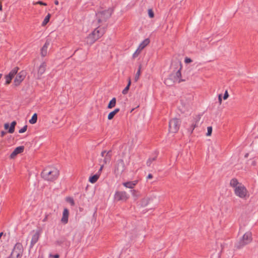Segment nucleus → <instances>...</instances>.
I'll return each mask as SVG.
<instances>
[{
  "label": "nucleus",
  "mask_w": 258,
  "mask_h": 258,
  "mask_svg": "<svg viewBox=\"0 0 258 258\" xmlns=\"http://www.w3.org/2000/svg\"><path fill=\"white\" fill-rule=\"evenodd\" d=\"M48 215H46L45 217V218L43 219L42 221L43 222H45L47 220V219H48Z\"/></svg>",
  "instance_id": "8fccbe9b"
},
{
  "label": "nucleus",
  "mask_w": 258,
  "mask_h": 258,
  "mask_svg": "<svg viewBox=\"0 0 258 258\" xmlns=\"http://www.w3.org/2000/svg\"><path fill=\"white\" fill-rule=\"evenodd\" d=\"M27 125H26L19 131V133H23L27 131Z\"/></svg>",
  "instance_id": "e433bc0d"
},
{
  "label": "nucleus",
  "mask_w": 258,
  "mask_h": 258,
  "mask_svg": "<svg viewBox=\"0 0 258 258\" xmlns=\"http://www.w3.org/2000/svg\"><path fill=\"white\" fill-rule=\"evenodd\" d=\"M212 132V127L208 126L207 128V133L206 134L207 136H210L211 135Z\"/></svg>",
  "instance_id": "c9c22d12"
},
{
  "label": "nucleus",
  "mask_w": 258,
  "mask_h": 258,
  "mask_svg": "<svg viewBox=\"0 0 258 258\" xmlns=\"http://www.w3.org/2000/svg\"><path fill=\"white\" fill-rule=\"evenodd\" d=\"M150 43V39L149 38H146L144 40H143L139 45L138 49L141 50L143 49L147 45H148Z\"/></svg>",
  "instance_id": "412c9836"
},
{
  "label": "nucleus",
  "mask_w": 258,
  "mask_h": 258,
  "mask_svg": "<svg viewBox=\"0 0 258 258\" xmlns=\"http://www.w3.org/2000/svg\"><path fill=\"white\" fill-rule=\"evenodd\" d=\"M251 234L250 232L245 233L239 240L237 245L238 248H240L243 246L247 244L251 241Z\"/></svg>",
  "instance_id": "20e7f679"
},
{
  "label": "nucleus",
  "mask_w": 258,
  "mask_h": 258,
  "mask_svg": "<svg viewBox=\"0 0 258 258\" xmlns=\"http://www.w3.org/2000/svg\"><path fill=\"white\" fill-rule=\"evenodd\" d=\"M131 79H128V84L127 85V86L125 87V88L122 90V93L123 94H126L128 90H129V88H130V87L131 86Z\"/></svg>",
  "instance_id": "cd10ccee"
},
{
  "label": "nucleus",
  "mask_w": 258,
  "mask_h": 258,
  "mask_svg": "<svg viewBox=\"0 0 258 258\" xmlns=\"http://www.w3.org/2000/svg\"><path fill=\"white\" fill-rule=\"evenodd\" d=\"M22 252L23 249L21 244L19 243L16 244L10 255L11 258H20L22 256Z\"/></svg>",
  "instance_id": "39448f33"
},
{
  "label": "nucleus",
  "mask_w": 258,
  "mask_h": 258,
  "mask_svg": "<svg viewBox=\"0 0 258 258\" xmlns=\"http://www.w3.org/2000/svg\"><path fill=\"white\" fill-rule=\"evenodd\" d=\"M153 178V175L152 174H149L148 175L147 177V179H151Z\"/></svg>",
  "instance_id": "49530a36"
},
{
  "label": "nucleus",
  "mask_w": 258,
  "mask_h": 258,
  "mask_svg": "<svg viewBox=\"0 0 258 258\" xmlns=\"http://www.w3.org/2000/svg\"><path fill=\"white\" fill-rule=\"evenodd\" d=\"M177 66H179V69L177 71L175 74H172L170 75V77L172 78L173 79V82H178V83L185 81V79H181V63L178 64L176 63Z\"/></svg>",
  "instance_id": "0eeeda50"
},
{
  "label": "nucleus",
  "mask_w": 258,
  "mask_h": 258,
  "mask_svg": "<svg viewBox=\"0 0 258 258\" xmlns=\"http://www.w3.org/2000/svg\"><path fill=\"white\" fill-rule=\"evenodd\" d=\"M129 198L128 195L125 192L123 191H116L114 195V199L116 201H125Z\"/></svg>",
  "instance_id": "6e6552de"
},
{
  "label": "nucleus",
  "mask_w": 258,
  "mask_h": 258,
  "mask_svg": "<svg viewBox=\"0 0 258 258\" xmlns=\"http://www.w3.org/2000/svg\"><path fill=\"white\" fill-rule=\"evenodd\" d=\"M69 215V211L68 209L65 208L63 210L62 217L61 221L62 223L66 224L68 222V218Z\"/></svg>",
  "instance_id": "dca6fc26"
},
{
  "label": "nucleus",
  "mask_w": 258,
  "mask_h": 258,
  "mask_svg": "<svg viewBox=\"0 0 258 258\" xmlns=\"http://www.w3.org/2000/svg\"><path fill=\"white\" fill-rule=\"evenodd\" d=\"M138 181L137 180L133 181H127L125 182H123L122 184L123 185L129 188H133L134 186L137 184Z\"/></svg>",
  "instance_id": "aec40b11"
},
{
  "label": "nucleus",
  "mask_w": 258,
  "mask_h": 258,
  "mask_svg": "<svg viewBox=\"0 0 258 258\" xmlns=\"http://www.w3.org/2000/svg\"><path fill=\"white\" fill-rule=\"evenodd\" d=\"M46 63L43 62L39 67L37 72V79H40L42 75L44 74L46 70Z\"/></svg>",
  "instance_id": "4468645a"
},
{
  "label": "nucleus",
  "mask_w": 258,
  "mask_h": 258,
  "mask_svg": "<svg viewBox=\"0 0 258 258\" xmlns=\"http://www.w3.org/2000/svg\"><path fill=\"white\" fill-rule=\"evenodd\" d=\"M101 156L102 158L100 159V163H101L102 161H103L105 164L109 162L111 158V154L110 151L107 152L106 151H102L101 153Z\"/></svg>",
  "instance_id": "9b49d317"
},
{
  "label": "nucleus",
  "mask_w": 258,
  "mask_h": 258,
  "mask_svg": "<svg viewBox=\"0 0 258 258\" xmlns=\"http://www.w3.org/2000/svg\"><path fill=\"white\" fill-rule=\"evenodd\" d=\"M16 124H17V122L16 121H13V122H12L10 127L9 128V130H8V133H9L10 134H12L14 132L15 127Z\"/></svg>",
  "instance_id": "a878e982"
},
{
  "label": "nucleus",
  "mask_w": 258,
  "mask_h": 258,
  "mask_svg": "<svg viewBox=\"0 0 258 258\" xmlns=\"http://www.w3.org/2000/svg\"><path fill=\"white\" fill-rule=\"evenodd\" d=\"M89 181L92 183H94L97 181V174H94L92 176L89 178Z\"/></svg>",
  "instance_id": "473e14b6"
},
{
  "label": "nucleus",
  "mask_w": 258,
  "mask_h": 258,
  "mask_svg": "<svg viewBox=\"0 0 258 258\" xmlns=\"http://www.w3.org/2000/svg\"><path fill=\"white\" fill-rule=\"evenodd\" d=\"M247 189L246 187L240 184L238 187H236L234 189L235 194L240 198H244L247 194Z\"/></svg>",
  "instance_id": "423d86ee"
},
{
  "label": "nucleus",
  "mask_w": 258,
  "mask_h": 258,
  "mask_svg": "<svg viewBox=\"0 0 258 258\" xmlns=\"http://www.w3.org/2000/svg\"><path fill=\"white\" fill-rule=\"evenodd\" d=\"M218 100H219V102L220 104H221L222 98H221V94H220L219 95Z\"/></svg>",
  "instance_id": "09e8293b"
},
{
  "label": "nucleus",
  "mask_w": 258,
  "mask_h": 258,
  "mask_svg": "<svg viewBox=\"0 0 258 258\" xmlns=\"http://www.w3.org/2000/svg\"><path fill=\"white\" fill-rule=\"evenodd\" d=\"M140 74H141V66H140V67L135 75V80L136 82H137L138 80L139 77L140 76Z\"/></svg>",
  "instance_id": "72a5a7b5"
},
{
  "label": "nucleus",
  "mask_w": 258,
  "mask_h": 258,
  "mask_svg": "<svg viewBox=\"0 0 258 258\" xmlns=\"http://www.w3.org/2000/svg\"><path fill=\"white\" fill-rule=\"evenodd\" d=\"M50 18V14H48L45 17L44 20H43V22L42 23V26H44L45 25H46L48 23V22L49 21Z\"/></svg>",
  "instance_id": "2f4dec72"
},
{
  "label": "nucleus",
  "mask_w": 258,
  "mask_h": 258,
  "mask_svg": "<svg viewBox=\"0 0 258 258\" xmlns=\"http://www.w3.org/2000/svg\"><path fill=\"white\" fill-rule=\"evenodd\" d=\"M148 15H149V16L151 18L154 17V14L153 11L151 9H149L148 10Z\"/></svg>",
  "instance_id": "4c0bfd02"
},
{
  "label": "nucleus",
  "mask_w": 258,
  "mask_h": 258,
  "mask_svg": "<svg viewBox=\"0 0 258 258\" xmlns=\"http://www.w3.org/2000/svg\"><path fill=\"white\" fill-rule=\"evenodd\" d=\"M173 79L172 78L170 77V76H169V78L166 79L165 80V84L166 85L170 86L172 85V84L174 83Z\"/></svg>",
  "instance_id": "7c9ffc66"
},
{
  "label": "nucleus",
  "mask_w": 258,
  "mask_h": 258,
  "mask_svg": "<svg viewBox=\"0 0 258 258\" xmlns=\"http://www.w3.org/2000/svg\"><path fill=\"white\" fill-rule=\"evenodd\" d=\"M10 127V126L9 124L8 123H6L4 124V128H5V130H8V129L9 130Z\"/></svg>",
  "instance_id": "c03bdc74"
},
{
  "label": "nucleus",
  "mask_w": 258,
  "mask_h": 258,
  "mask_svg": "<svg viewBox=\"0 0 258 258\" xmlns=\"http://www.w3.org/2000/svg\"><path fill=\"white\" fill-rule=\"evenodd\" d=\"M58 3H58V1L55 0V1H54V4H55V5H58Z\"/></svg>",
  "instance_id": "3c124183"
},
{
  "label": "nucleus",
  "mask_w": 258,
  "mask_h": 258,
  "mask_svg": "<svg viewBox=\"0 0 258 258\" xmlns=\"http://www.w3.org/2000/svg\"><path fill=\"white\" fill-rule=\"evenodd\" d=\"M6 134V132L5 131H2L1 133V136L3 137Z\"/></svg>",
  "instance_id": "de8ad7c7"
},
{
  "label": "nucleus",
  "mask_w": 258,
  "mask_h": 258,
  "mask_svg": "<svg viewBox=\"0 0 258 258\" xmlns=\"http://www.w3.org/2000/svg\"><path fill=\"white\" fill-rule=\"evenodd\" d=\"M119 111V108H116L114 110H113V111H111L110 112L108 115V119L109 120H111L112 119L113 117L114 116V115L117 113Z\"/></svg>",
  "instance_id": "393cba45"
},
{
  "label": "nucleus",
  "mask_w": 258,
  "mask_h": 258,
  "mask_svg": "<svg viewBox=\"0 0 258 258\" xmlns=\"http://www.w3.org/2000/svg\"><path fill=\"white\" fill-rule=\"evenodd\" d=\"M39 232L37 231L32 236L31 244L30 245V249L32 248L34 245L38 241L39 238Z\"/></svg>",
  "instance_id": "f3484780"
},
{
  "label": "nucleus",
  "mask_w": 258,
  "mask_h": 258,
  "mask_svg": "<svg viewBox=\"0 0 258 258\" xmlns=\"http://www.w3.org/2000/svg\"><path fill=\"white\" fill-rule=\"evenodd\" d=\"M125 169L124 163L122 159L118 160L115 167V172L121 173Z\"/></svg>",
  "instance_id": "f8f14e48"
},
{
  "label": "nucleus",
  "mask_w": 258,
  "mask_h": 258,
  "mask_svg": "<svg viewBox=\"0 0 258 258\" xmlns=\"http://www.w3.org/2000/svg\"><path fill=\"white\" fill-rule=\"evenodd\" d=\"M66 200L67 202L70 203L72 206H74L75 205L74 201L72 198L67 197Z\"/></svg>",
  "instance_id": "f704fd0d"
},
{
  "label": "nucleus",
  "mask_w": 258,
  "mask_h": 258,
  "mask_svg": "<svg viewBox=\"0 0 258 258\" xmlns=\"http://www.w3.org/2000/svg\"><path fill=\"white\" fill-rule=\"evenodd\" d=\"M192 61V60L190 58H188V57H186L185 58V60H184V62L185 63H189V62H191Z\"/></svg>",
  "instance_id": "79ce46f5"
},
{
  "label": "nucleus",
  "mask_w": 258,
  "mask_h": 258,
  "mask_svg": "<svg viewBox=\"0 0 258 258\" xmlns=\"http://www.w3.org/2000/svg\"><path fill=\"white\" fill-rule=\"evenodd\" d=\"M111 14L112 11L110 9L98 12V25L102 23L98 26V39L104 34L107 26L106 20L110 18Z\"/></svg>",
  "instance_id": "f257e3e1"
},
{
  "label": "nucleus",
  "mask_w": 258,
  "mask_h": 258,
  "mask_svg": "<svg viewBox=\"0 0 258 258\" xmlns=\"http://www.w3.org/2000/svg\"><path fill=\"white\" fill-rule=\"evenodd\" d=\"M229 94L227 91H226L224 94L223 99L226 100L228 98Z\"/></svg>",
  "instance_id": "a19ab883"
},
{
  "label": "nucleus",
  "mask_w": 258,
  "mask_h": 258,
  "mask_svg": "<svg viewBox=\"0 0 258 258\" xmlns=\"http://www.w3.org/2000/svg\"><path fill=\"white\" fill-rule=\"evenodd\" d=\"M248 153H247V154H246L245 155L244 157H245V158H247V157H248Z\"/></svg>",
  "instance_id": "603ef678"
},
{
  "label": "nucleus",
  "mask_w": 258,
  "mask_h": 258,
  "mask_svg": "<svg viewBox=\"0 0 258 258\" xmlns=\"http://www.w3.org/2000/svg\"><path fill=\"white\" fill-rule=\"evenodd\" d=\"M181 121L174 118L171 119L169 122V131L170 133H176L178 132L180 126Z\"/></svg>",
  "instance_id": "7ed1b4c3"
},
{
  "label": "nucleus",
  "mask_w": 258,
  "mask_h": 258,
  "mask_svg": "<svg viewBox=\"0 0 258 258\" xmlns=\"http://www.w3.org/2000/svg\"><path fill=\"white\" fill-rule=\"evenodd\" d=\"M16 78H15L14 84L16 86H19L20 83L24 80L25 79L26 73L25 71H21L18 74H16Z\"/></svg>",
  "instance_id": "9d476101"
},
{
  "label": "nucleus",
  "mask_w": 258,
  "mask_h": 258,
  "mask_svg": "<svg viewBox=\"0 0 258 258\" xmlns=\"http://www.w3.org/2000/svg\"><path fill=\"white\" fill-rule=\"evenodd\" d=\"M230 184L231 186L236 188V187H238L239 185L241 184L238 182L236 178H232L230 181Z\"/></svg>",
  "instance_id": "b1692460"
},
{
  "label": "nucleus",
  "mask_w": 258,
  "mask_h": 258,
  "mask_svg": "<svg viewBox=\"0 0 258 258\" xmlns=\"http://www.w3.org/2000/svg\"><path fill=\"white\" fill-rule=\"evenodd\" d=\"M141 50L140 49H138V48L136 50V51L135 52V53L133 54V57H137L138 54H139Z\"/></svg>",
  "instance_id": "58836bf2"
},
{
  "label": "nucleus",
  "mask_w": 258,
  "mask_h": 258,
  "mask_svg": "<svg viewBox=\"0 0 258 258\" xmlns=\"http://www.w3.org/2000/svg\"><path fill=\"white\" fill-rule=\"evenodd\" d=\"M24 146H19L15 148L14 151L10 155V158L11 159L14 158L18 154H20L24 151Z\"/></svg>",
  "instance_id": "2eb2a0df"
},
{
  "label": "nucleus",
  "mask_w": 258,
  "mask_h": 258,
  "mask_svg": "<svg viewBox=\"0 0 258 258\" xmlns=\"http://www.w3.org/2000/svg\"><path fill=\"white\" fill-rule=\"evenodd\" d=\"M59 175V171L55 168L47 167L41 172L42 177L46 180L53 181Z\"/></svg>",
  "instance_id": "f03ea898"
},
{
  "label": "nucleus",
  "mask_w": 258,
  "mask_h": 258,
  "mask_svg": "<svg viewBox=\"0 0 258 258\" xmlns=\"http://www.w3.org/2000/svg\"><path fill=\"white\" fill-rule=\"evenodd\" d=\"M104 164H105V163H103V164H101V163H100V169H99V171H98V178H99V173L102 171V169H103V166H104Z\"/></svg>",
  "instance_id": "ea45409f"
},
{
  "label": "nucleus",
  "mask_w": 258,
  "mask_h": 258,
  "mask_svg": "<svg viewBox=\"0 0 258 258\" xmlns=\"http://www.w3.org/2000/svg\"><path fill=\"white\" fill-rule=\"evenodd\" d=\"M36 4H39V5H43V6H46L47 4L45 3H43V2L42 1H38L37 2Z\"/></svg>",
  "instance_id": "37998d69"
},
{
  "label": "nucleus",
  "mask_w": 258,
  "mask_h": 258,
  "mask_svg": "<svg viewBox=\"0 0 258 258\" xmlns=\"http://www.w3.org/2000/svg\"><path fill=\"white\" fill-rule=\"evenodd\" d=\"M200 116L199 115L198 116H197L195 118V123H192L190 126V130H189L188 132L190 134H191L194 130L195 129V128L197 126V123L199 121V120L200 119Z\"/></svg>",
  "instance_id": "4be33fe9"
},
{
  "label": "nucleus",
  "mask_w": 258,
  "mask_h": 258,
  "mask_svg": "<svg viewBox=\"0 0 258 258\" xmlns=\"http://www.w3.org/2000/svg\"><path fill=\"white\" fill-rule=\"evenodd\" d=\"M67 246H69L70 244H67Z\"/></svg>",
  "instance_id": "5fc2aeb1"
},
{
  "label": "nucleus",
  "mask_w": 258,
  "mask_h": 258,
  "mask_svg": "<svg viewBox=\"0 0 258 258\" xmlns=\"http://www.w3.org/2000/svg\"><path fill=\"white\" fill-rule=\"evenodd\" d=\"M67 241V239L65 237H61L60 239L57 240L55 243L56 245H61L62 244H63L64 242H66Z\"/></svg>",
  "instance_id": "bb28decb"
},
{
  "label": "nucleus",
  "mask_w": 258,
  "mask_h": 258,
  "mask_svg": "<svg viewBox=\"0 0 258 258\" xmlns=\"http://www.w3.org/2000/svg\"><path fill=\"white\" fill-rule=\"evenodd\" d=\"M156 197L154 196L144 198L141 201L140 205L142 207H146L148 204H149L151 201H153V200Z\"/></svg>",
  "instance_id": "ddd939ff"
},
{
  "label": "nucleus",
  "mask_w": 258,
  "mask_h": 258,
  "mask_svg": "<svg viewBox=\"0 0 258 258\" xmlns=\"http://www.w3.org/2000/svg\"><path fill=\"white\" fill-rule=\"evenodd\" d=\"M8 258H11V256L10 255Z\"/></svg>",
  "instance_id": "6e6d98bb"
},
{
  "label": "nucleus",
  "mask_w": 258,
  "mask_h": 258,
  "mask_svg": "<svg viewBox=\"0 0 258 258\" xmlns=\"http://www.w3.org/2000/svg\"><path fill=\"white\" fill-rule=\"evenodd\" d=\"M96 29H95L86 38V42L89 44H92L95 41V39L94 36L95 35V31Z\"/></svg>",
  "instance_id": "a211bd4d"
},
{
  "label": "nucleus",
  "mask_w": 258,
  "mask_h": 258,
  "mask_svg": "<svg viewBox=\"0 0 258 258\" xmlns=\"http://www.w3.org/2000/svg\"><path fill=\"white\" fill-rule=\"evenodd\" d=\"M2 10V6L1 5V4L0 3V11H1Z\"/></svg>",
  "instance_id": "864d4df0"
},
{
  "label": "nucleus",
  "mask_w": 258,
  "mask_h": 258,
  "mask_svg": "<svg viewBox=\"0 0 258 258\" xmlns=\"http://www.w3.org/2000/svg\"><path fill=\"white\" fill-rule=\"evenodd\" d=\"M49 45V42L47 40L45 42L44 45L41 49V54L42 56H45L47 54V50Z\"/></svg>",
  "instance_id": "6ab92c4d"
},
{
  "label": "nucleus",
  "mask_w": 258,
  "mask_h": 258,
  "mask_svg": "<svg viewBox=\"0 0 258 258\" xmlns=\"http://www.w3.org/2000/svg\"><path fill=\"white\" fill-rule=\"evenodd\" d=\"M19 70L18 67H15L8 75L5 76V78L6 80L5 84L8 85L9 84L12 80V79L14 77V76L16 75Z\"/></svg>",
  "instance_id": "1a4fd4ad"
},
{
  "label": "nucleus",
  "mask_w": 258,
  "mask_h": 258,
  "mask_svg": "<svg viewBox=\"0 0 258 258\" xmlns=\"http://www.w3.org/2000/svg\"><path fill=\"white\" fill-rule=\"evenodd\" d=\"M49 256H52L54 258H59V255L58 254H56L55 255H52V254H50Z\"/></svg>",
  "instance_id": "a18cd8bd"
},
{
  "label": "nucleus",
  "mask_w": 258,
  "mask_h": 258,
  "mask_svg": "<svg viewBox=\"0 0 258 258\" xmlns=\"http://www.w3.org/2000/svg\"><path fill=\"white\" fill-rule=\"evenodd\" d=\"M157 158V154L156 153H155V156L152 157H150L147 161L146 164L148 166H151L152 162L156 160Z\"/></svg>",
  "instance_id": "5701e85b"
},
{
  "label": "nucleus",
  "mask_w": 258,
  "mask_h": 258,
  "mask_svg": "<svg viewBox=\"0 0 258 258\" xmlns=\"http://www.w3.org/2000/svg\"><path fill=\"white\" fill-rule=\"evenodd\" d=\"M116 104V99L115 98H113L109 102L107 107L108 108H112L114 107Z\"/></svg>",
  "instance_id": "c85d7f7f"
},
{
  "label": "nucleus",
  "mask_w": 258,
  "mask_h": 258,
  "mask_svg": "<svg viewBox=\"0 0 258 258\" xmlns=\"http://www.w3.org/2000/svg\"><path fill=\"white\" fill-rule=\"evenodd\" d=\"M37 115L36 113H34L32 116L31 118L29 120V122L31 124H34L37 122Z\"/></svg>",
  "instance_id": "c756f323"
}]
</instances>
